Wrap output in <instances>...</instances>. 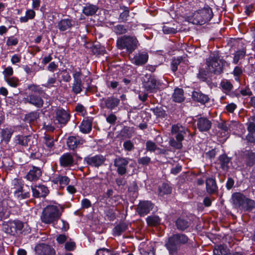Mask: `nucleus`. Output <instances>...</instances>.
Listing matches in <instances>:
<instances>
[{
    "label": "nucleus",
    "instance_id": "51",
    "mask_svg": "<svg viewBox=\"0 0 255 255\" xmlns=\"http://www.w3.org/2000/svg\"><path fill=\"white\" fill-rule=\"evenodd\" d=\"M221 85L222 88L227 92L231 91L233 88L232 84L230 83V82L228 81L222 82Z\"/></svg>",
    "mask_w": 255,
    "mask_h": 255
},
{
    "label": "nucleus",
    "instance_id": "13",
    "mask_svg": "<svg viewBox=\"0 0 255 255\" xmlns=\"http://www.w3.org/2000/svg\"><path fill=\"white\" fill-rule=\"evenodd\" d=\"M25 102L28 103L37 108L41 107L43 104L42 98L36 94H31L24 98Z\"/></svg>",
    "mask_w": 255,
    "mask_h": 255
},
{
    "label": "nucleus",
    "instance_id": "11",
    "mask_svg": "<svg viewBox=\"0 0 255 255\" xmlns=\"http://www.w3.org/2000/svg\"><path fill=\"white\" fill-rule=\"evenodd\" d=\"M148 54L145 51H141L136 53L131 59V62L137 66L145 64L148 61Z\"/></svg>",
    "mask_w": 255,
    "mask_h": 255
},
{
    "label": "nucleus",
    "instance_id": "47",
    "mask_svg": "<svg viewBox=\"0 0 255 255\" xmlns=\"http://www.w3.org/2000/svg\"><path fill=\"white\" fill-rule=\"evenodd\" d=\"M56 83V79L55 77H49L46 83L42 85V86L47 88H51L54 87V84Z\"/></svg>",
    "mask_w": 255,
    "mask_h": 255
},
{
    "label": "nucleus",
    "instance_id": "28",
    "mask_svg": "<svg viewBox=\"0 0 255 255\" xmlns=\"http://www.w3.org/2000/svg\"><path fill=\"white\" fill-rule=\"evenodd\" d=\"M145 87L150 92H154L157 87V81L154 78H150L145 85Z\"/></svg>",
    "mask_w": 255,
    "mask_h": 255
},
{
    "label": "nucleus",
    "instance_id": "21",
    "mask_svg": "<svg viewBox=\"0 0 255 255\" xmlns=\"http://www.w3.org/2000/svg\"><path fill=\"white\" fill-rule=\"evenodd\" d=\"M70 181L69 178L66 176L58 175L56 176L52 179V182L57 184L60 188H63L68 185Z\"/></svg>",
    "mask_w": 255,
    "mask_h": 255
},
{
    "label": "nucleus",
    "instance_id": "25",
    "mask_svg": "<svg viewBox=\"0 0 255 255\" xmlns=\"http://www.w3.org/2000/svg\"><path fill=\"white\" fill-rule=\"evenodd\" d=\"M172 98L175 102L181 103L184 100L183 91L180 88H176L172 95Z\"/></svg>",
    "mask_w": 255,
    "mask_h": 255
},
{
    "label": "nucleus",
    "instance_id": "63",
    "mask_svg": "<svg viewBox=\"0 0 255 255\" xmlns=\"http://www.w3.org/2000/svg\"><path fill=\"white\" fill-rule=\"evenodd\" d=\"M67 236L64 234H60L57 237L56 241L59 244H63L67 240Z\"/></svg>",
    "mask_w": 255,
    "mask_h": 255
},
{
    "label": "nucleus",
    "instance_id": "10",
    "mask_svg": "<svg viewBox=\"0 0 255 255\" xmlns=\"http://www.w3.org/2000/svg\"><path fill=\"white\" fill-rule=\"evenodd\" d=\"M31 190L33 196L35 198L45 197L49 193L48 188L44 185L31 186Z\"/></svg>",
    "mask_w": 255,
    "mask_h": 255
},
{
    "label": "nucleus",
    "instance_id": "34",
    "mask_svg": "<svg viewBox=\"0 0 255 255\" xmlns=\"http://www.w3.org/2000/svg\"><path fill=\"white\" fill-rule=\"evenodd\" d=\"M146 149L150 152H156L158 153L162 152L161 149L157 147L154 142L150 140L147 141L146 143Z\"/></svg>",
    "mask_w": 255,
    "mask_h": 255
},
{
    "label": "nucleus",
    "instance_id": "53",
    "mask_svg": "<svg viewBox=\"0 0 255 255\" xmlns=\"http://www.w3.org/2000/svg\"><path fill=\"white\" fill-rule=\"evenodd\" d=\"M7 84L13 87H16L18 84V80L14 78H8L5 79Z\"/></svg>",
    "mask_w": 255,
    "mask_h": 255
},
{
    "label": "nucleus",
    "instance_id": "4",
    "mask_svg": "<svg viewBox=\"0 0 255 255\" xmlns=\"http://www.w3.org/2000/svg\"><path fill=\"white\" fill-rule=\"evenodd\" d=\"M138 40L134 36H123L118 39L117 46L120 49H126L129 53L132 52L137 47Z\"/></svg>",
    "mask_w": 255,
    "mask_h": 255
},
{
    "label": "nucleus",
    "instance_id": "43",
    "mask_svg": "<svg viewBox=\"0 0 255 255\" xmlns=\"http://www.w3.org/2000/svg\"><path fill=\"white\" fill-rule=\"evenodd\" d=\"M220 161L222 168L227 169L230 159L225 155H222L220 156Z\"/></svg>",
    "mask_w": 255,
    "mask_h": 255
},
{
    "label": "nucleus",
    "instance_id": "38",
    "mask_svg": "<svg viewBox=\"0 0 255 255\" xmlns=\"http://www.w3.org/2000/svg\"><path fill=\"white\" fill-rule=\"evenodd\" d=\"M158 191L159 194L163 196L165 194H170L171 192V188L168 184L163 183L159 186Z\"/></svg>",
    "mask_w": 255,
    "mask_h": 255
},
{
    "label": "nucleus",
    "instance_id": "8",
    "mask_svg": "<svg viewBox=\"0 0 255 255\" xmlns=\"http://www.w3.org/2000/svg\"><path fill=\"white\" fill-rule=\"evenodd\" d=\"M5 226V232L13 236L20 232L23 228V224L19 221L10 222Z\"/></svg>",
    "mask_w": 255,
    "mask_h": 255
},
{
    "label": "nucleus",
    "instance_id": "54",
    "mask_svg": "<svg viewBox=\"0 0 255 255\" xmlns=\"http://www.w3.org/2000/svg\"><path fill=\"white\" fill-rule=\"evenodd\" d=\"M115 31L119 34H122L127 32L126 29L123 25H118L115 27Z\"/></svg>",
    "mask_w": 255,
    "mask_h": 255
},
{
    "label": "nucleus",
    "instance_id": "19",
    "mask_svg": "<svg viewBox=\"0 0 255 255\" xmlns=\"http://www.w3.org/2000/svg\"><path fill=\"white\" fill-rule=\"evenodd\" d=\"M87 163L93 166H99L104 162L103 157L101 155H95L92 157H88L85 159Z\"/></svg>",
    "mask_w": 255,
    "mask_h": 255
},
{
    "label": "nucleus",
    "instance_id": "14",
    "mask_svg": "<svg viewBox=\"0 0 255 255\" xmlns=\"http://www.w3.org/2000/svg\"><path fill=\"white\" fill-rule=\"evenodd\" d=\"M197 126L200 131H207L211 127V122L206 118H200L197 120Z\"/></svg>",
    "mask_w": 255,
    "mask_h": 255
},
{
    "label": "nucleus",
    "instance_id": "15",
    "mask_svg": "<svg viewBox=\"0 0 255 255\" xmlns=\"http://www.w3.org/2000/svg\"><path fill=\"white\" fill-rule=\"evenodd\" d=\"M84 142V140L79 136H72L68 138L67 144L70 149L74 150Z\"/></svg>",
    "mask_w": 255,
    "mask_h": 255
},
{
    "label": "nucleus",
    "instance_id": "41",
    "mask_svg": "<svg viewBox=\"0 0 255 255\" xmlns=\"http://www.w3.org/2000/svg\"><path fill=\"white\" fill-rule=\"evenodd\" d=\"M246 159L248 165H253L255 163V153L252 151H248L246 154Z\"/></svg>",
    "mask_w": 255,
    "mask_h": 255
},
{
    "label": "nucleus",
    "instance_id": "50",
    "mask_svg": "<svg viewBox=\"0 0 255 255\" xmlns=\"http://www.w3.org/2000/svg\"><path fill=\"white\" fill-rule=\"evenodd\" d=\"M26 118L30 122H34L38 119V114L37 112H33L27 115Z\"/></svg>",
    "mask_w": 255,
    "mask_h": 255
},
{
    "label": "nucleus",
    "instance_id": "40",
    "mask_svg": "<svg viewBox=\"0 0 255 255\" xmlns=\"http://www.w3.org/2000/svg\"><path fill=\"white\" fill-rule=\"evenodd\" d=\"M14 193L15 196L19 199H24L29 197V193L24 192L21 187H20L17 190H15Z\"/></svg>",
    "mask_w": 255,
    "mask_h": 255
},
{
    "label": "nucleus",
    "instance_id": "46",
    "mask_svg": "<svg viewBox=\"0 0 255 255\" xmlns=\"http://www.w3.org/2000/svg\"><path fill=\"white\" fill-rule=\"evenodd\" d=\"M82 73L80 69H74L73 71V82H82Z\"/></svg>",
    "mask_w": 255,
    "mask_h": 255
},
{
    "label": "nucleus",
    "instance_id": "32",
    "mask_svg": "<svg viewBox=\"0 0 255 255\" xmlns=\"http://www.w3.org/2000/svg\"><path fill=\"white\" fill-rule=\"evenodd\" d=\"M192 97L194 99L202 103L207 102L209 100V98L207 95L198 92H193Z\"/></svg>",
    "mask_w": 255,
    "mask_h": 255
},
{
    "label": "nucleus",
    "instance_id": "56",
    "mask_svg": "<svg viewBox=\"0 0 255 255\" xmlns=\"http://www.w3.org/2000/svg\"><path fill=\"white\" fill-rule=\"evenodd\" d=\"M225 253V252L224 250V247L222 246H219L216 247L214 250V254L215 255H221Z\"/></svg>",
    "mask_w": 255,
    "mask_h": 255
},
{
    "label": "nucleus",
    "instance_id": "5",
    "mask_svg": "<svg viewBox=\"0 0 255 255\" xmlns=\"http://www.w3.org/2000/svg\"><path fill=\"white\" fill-rule=\"evenodd\" d=\"M186 128L180 124L173 125L172 128V132L177 134L176 139H171L170 141V145L177 149H180L182 147L181 141L184 138L183 134L185 133Z\"/></svg>",
    "mask_w": 255,
    "mask_h": 255
},
{
    "label": "nucleus",
    "instance_id": "3",
    "mask_svg": "<svg viewBox=\"0 0 255 255\" xmlns=\"http://www.w3.org/2000/svg\"><path fill=\"white\" fill-rule=\"evenodd\" d=\"M188 237L183 234H175L169 238L165 244L170 255H175L179 245L187 243Z\"/></svg>",
    "mask_w": 255,
    "mask_h": 255
},
{
    "label": "nucleus",
    "instance_id": "60",
    "mask_svg": "<svg viewBox=\"0 0 255 255\" xmlns=\"http://www.w3.org/2000/svg\"><path fill=\"white\" fill-rule=\"evenodd\" d=\"M76 111L81 114L82 116H84L86 113L85 108L81 104H78L76 107Z\"/></svg>",
    "mask_w": 255,
    "mask_h": 255
},
{
    "label": "nucleus",
    "instance_id": "17",
    "mask_svg": "<svg viewBox=\"0 0 255 255\" xmlns=\"http://www.w3.org/2000/svg\"><path fill=\"white\" fill-rule=\"evenodd\" d=\"M59 161L61 166L64 167H70L73 164L74 159L71 154L66 153L60 157Z\"/></svg>",
    "mask_w": 255,
    "mask_h": 255
},
{
    "label": "nucleus",
    "instance_id": "42",
    "mask_svg": "<svg viewBox=\"0 0 255 255\" xmlns=\"http://www.w3.org/2000/svg\"><path fill=\"white\" fill-rule=\"evenodd\" d=\"M83 89V86L82 82H73L72 86V92L76 94H79L81 92Z\"/></svg>",
    "mask_w": 255,
    "mask_h": 255
},
{
    "label": "nucleus",
    "instance_id": "12",
    "mask_svg": "<svg viewBox=\"0 0 255 255\" xmlns=\"http://www.w3.org/2000/svg\"><path fill=\"white\" fill-rule=\"evenodd\" d=\"M35 251L38 255H53L55 251L50 246L46 244H39L35 248Z\"/></svg>",
    "mask_w": 255,
    "mask_h": 255
},
{
    "label": "nucleus",
    "instance_id": "36",
    "mask_svg": "<svg viewBox=\"0 0 255 255\" xmlns=\"http://www.w3.org/2000/svg\"><path fill=\"white\" fill-rule=\"evenodd\" d=\"M35 16V12L32 9H28L25 12V15L20 18L21 22H26L29 19H33Z\"/></svg>",
    "mask_w": 255,
    "mask_h": 255
},
{
    "label": "nucleus",
    "instance_id": "2",
    "mask_svg": "<svg viewBox=\"0 0 255 255\" xmlns=\"http://www.w3.org/2000/svg\"><path fill=\"white\" fill-rule=\"evenodd\" d=\"M213 16L211 8L208 6L195 11L189 18V21L194 24L202 25L210 20Z\"/></svg>",
    "mask_w": 255,
    "mask_h": 255
},
{
    "label": "nucleus",
    "instance_id": "23",
    "mask_svg": "<svg viewBox=\"0 0 255 255\" xmlns=\"http://www.w3.org/2000/svg\"><path fill=\"white\" fill-rule=\"evenodd\" d=\"M120 103V100L113 97H109L105 100L106 106L107 108L113 110Z\"/></svg>",
    "mask_w": 255,
    "mask_h": 255
},
{
    "label": "nucleus",
    "instance_id": "26",
    "mask_svg": "<svg viewBox=\"0 0 255 255\" xmlns=\"http://www.w3.org/2000/svg\"><path fill=\"white\" fill-rule=\"evenodd\" d=\"M217 187L216 183L212 178H209L206 180V189L207 191L209 193H213L217 190Z\"/></svg>",
    "mask_w": 255,
    "mask_h": 255
},
{
    "label": "nucleus",
    "instance_id": "48",
    "mask_svg": "<svg viewBox=\"0 0 255 255\" xmlns=\"http://www.w3.org/2000/svg\"><path fill=\"white\" fill-rule=\"evenodd\" d=\"M44 142L45 144L49 148H51L53 146L54 140L49 135H45L43 137Z\"/></svg>",
    "mask_w": 255,
    "mask_h": 255
},
{
    "label": "nucleus",
    "instance_id": "45",
    "mask_svg": "<svg viewBox=\"0 0 255 255\" xmlns=\"http://www.w3.org/2000/svg\"><path fill=\"white\" fill-rule=\"evenodd\" d=\"M162 31L165 34H175L177 32V28L171 27L167 25H163L162 27Z\"/></svg>",
    "mask_w": 255,
    "mask_h": 255
},
{
    "label": "nucleus",
    "instance_id": "22",
    "mask_svg": "<svg viewBox=\"0 0 255 255\" xmlns=\"http://www.w3.org/2000/svg\"><path fill=\"white\" fill-rule=\"evenodd\" d=\"M29 141V137L22 135H16L13 139V142L15 145L26 146Z\"/></svg>",
    "mask_w": 255,
    "mask_h": 255
},
{
    "label": "nucleus",
    "instance_id": "18",
    "mask_svg": "<svg viewBox=\"0 0 255 255\" xmlns=\"http://www.w3.org/2000/svg\"><path fill=\"white\" fill-rule=\"evenodd\" d=\"M246 197L240 193H235L232 195V199L234 206L241 209Z\"/></svg>",
    "mask_w": 255,
    "mask_h": 255
},
{
    "label": "nucleus",
    "instance_id": "64",
    "mask_svg": "<svg viewBox=\"0 0 255 255\" xmlns=\"http://www.w3.org/2000/svg\"><path fill=\"white\" fill-rule=\"evenodd\" d=\"M17 43H18L17 39L16 38H13V37L9 38L6 41V44L8 46L15 45L17 44Z\"/></svg>",
    "mask_w": 255,
    "mask_h": 255
},
{
    "label": "nucleus",
    "instance_id": "7",
    "mask_svg": "<svg viewBox=\"0 0 255 255\" xmlns=\"http://www.w3.org/2000/svg\"><path fill=\"white\" fill-rule=\"evenodd\" d=\"M129 159L124 157H117L114 160V165L117 168V172L120 175L125 174L127 172V166Z\"/></svg>",
    "mask_w": 255,
    "mask_h": 255
},
{
    "label": "nucleus",
    "instance_id": "1",
    "mask_svg": "<svg viewBox=\"0 0 255 255\" xmlns=\"http://www.w3.org/2000/svg\"><path fill=\"white\" fill-rule=\"evenodd\" d=\"M62 209L59 205H49L43 210L41 215V221L46 224H52L55 225L61 215Z\"/></svg>",
    "mask_w": 255,
    "mask_h": 255
},
{
    "label": "nucleus",
    "instance_id": "31",
    "mask_svg": "<svg viewBox=\"0 0 255 255\" xmlns=\"http://www.w3.org/2000/svg\"><path fill=\"white\" fill-rule=\"evenodd\" d=\"M98 7L94 5L87 4L83 8V12L86 15H92L97 11Z\"/></svg>",
    "mask_w": 255,
    "mask_h": 255
},
{
    "label": "nucleus",
    "instance_id": "9",
    "mask_svg": "<svg viewBox=\"0 0 255 255\" xmlns=\"http://www.w3.org/2000/svg\"><path fill=\"white\" fill-rule=\"evenodd\" d=\"M153 208V204L148 201H140L137 208V212L141 216H145L150 212Z\"/></svg>",
    "mask_w": 255,
    "mask_h": 255
},
{
    "label": "nucleus",
    "instance_id": "44",
    "mask_svg": "<svg viewBox=\"0 0 255 255\" xmlns=\"http://www.w3.org/2000/svg\"><path fill=\"white\" fill-rule=\"evenodd\" d=\"M246 54V51L244 50L238 51L234 57L233 62L235 64H237L240 59H243Z\"/></svg>",
    "mask_w": 255,
    "mask_h": 255
},
{
    "label": "nucleus",
    "instance_id": "29",
    "mask_svg": "<svg viewBox=\"0 0 255 255\" xmlns=\"http://www.w3.org/2000/svg\"><path fill=\"white\" fill-rule=\"evenodd\" d=\"M72 25V21L69 19H62L58 24V28L61 31H65L68 29Z\"/></svg>",
    "mask_w": 255,
    "mask_h": 255
},
{
    "label": "nucleus",
    "instance_id": "30",
    "mask_svg": "<svg viewBox=\"0 0 255 255\" xmlns=\"http://www.w3.org/2000/svg\"><path fill=\"white\" fill-rule=\"evenodd\" d=\"M255 207V202L246 197L241 209L246 211H251Z\"/></svg>",
    "mask_w": 255,
    "mask_h": 255
},
{
    "label": "nucleus",
    "instance_id": "20",
    "mask_svg": "<svg viewBox=\"0 0 255 255\" xmlns=\"http://www.w3.org/2000/svg\"><path fill=\"white\" fill-rule=\"evenodd\" d=\"M40 169L36 167H33L26 175V178L29 181L36 180L41 175Z\"/></svg>",
    "mask_w": 255,
    "mask_h": 255
},
{
    "label": "nucleus",
    "instance_id": "61",
    "mask_svg": "<svg viewBox=\"0 0 255 255\" xmlns=\"http://www.w3.org/2000/svg\"><path fill=\"white\" fill-rule=\"evenodd\" d=\"M150 161V158L147 156L143 157L140 158L138 162L139 164H141L142 165H147Z\"/></svg>",
    "mask_w": 255,
    "mask_h": 255
},
{
    "label": "nucleus",
    "instance_id": "37",
    "mask_svg": "<svg viewBox=\"0 0 255 255\" xmlns=\"http://www.w3.org/2000/svg\"><path fill=\"white\" fill-rule=\"evenodd\" d=\"M146 222L149 226H156L160 223V219L157 216H150L146 218Z\"/></svg>",
    "mask_w": 255,
    "mask_h": 255
},
{
    "label": "nucleus",
    "instance_id": "49",
    "mask_svg": "<svg viewBox=\"0 0 255 255\" xmlns=\"http://www.w3.org/2000/svg\"><path fill=\"white\" fill-rule=\"evenodd\" d=\"M28 89L31 91L32 92H34L37 94H41L43 93V90L41 88H40L39 86L36 85H30L28 86Z\"/></svg>",
    "mask_w": 255,
    "mask_h": 255
},
{
    "label": "nucleus",
    "instance_id": "62",
    "mask_svg": "<svg viewBox=\"0 0 255 255\" xmlns=\"http://www.w3.org/2000/svg\"><path fill=\"white\" fill-rule=\"evenodd\" d=\"M180 60L179 59H174L171 63V69L173 72L177 70V66L180 63Z\"/></svg>",
    "mask_w": 255,
    "mask_h": 255
},
{
    "label": "nucleus",
    "instance_id": "33",
    "mask_svg": "<svg viewBox=\"0 0 255 255\" xmlns=\"http://www.w3.org/2000/svg\"><path fill=\"white\" fill-rule=\"evenodd\" d=\"M13 129L11 128H6L1 130V136L2 139L6 142H8L13 132Z\"/></svg>",
    "mask_w": 255,
    "mask_h": 255
},
{
    "label": "nucleus",
    "instance_id": "27",
    "mask_svg": "<svg viewBox=\"0 0 255 255\" xmlns=\"http://www.w3.org/2000/svg\"><path fill=\"white\" fill-rule=\"evenodd\" d=\"M92 126V124L90 120H84L80 126V131L83 133H87L91 131Z\"/></svg>",
    "mask_w": 255,
    "mask_h": 255
},
{
    "label": "nucleus",
    "instance_id": "55",
    "mask_svg": "<svg viewBox=\"0 0 255 255\" xmlns=\"http://www.w3.org/2000/svg\"><path fill=\"white\" fill-rule=\"evenodd\" d=\"M96 255H112V254L109 250L103 248L97 251Z\"/></svg>",
    "mask_w": 255,
    "mask_h": 255
},
{
    "label": "nucleus",
    "instance_id": "57",
    "mask_svg": "<svg viewBox=\"0 0 255 255\" xmlns=\"http://www.w3.org/2000/svg\"><path fill=\"white\" fill-rule=\"evenodd\" d=\"M125 150L130 151L133 148V144L130 140L126 141L123 144Z\"/></svg>",
    "mask_w": 255,
    "mask_h": 255
},
{
    "label": "nucleus",
    "instance_id": "35",
    "mask_svg": "<svg viewBox=\"0 0 255 255\" xmlns=\"http://www.w3.org/2000/svg\"><path fill=\"white\" fill-rule=\"evenodd\" d=\"M176 225L178 229L184 230L189 226V223L182 218H179L176 222Z\"/></svg>",
    "mask_w": 255,
    "mask_h": 255
},
{
    "label": "nucleus",
    "instance_id": "16",
    "mask_svg": "<svg viewBox=\"0 0 255 255\" xmlns=\"http://www.w3.org/2000/svg\"><path fill=\"white\" fill-rule=\"evenodd\" d=\"M56 119L59 124L65 125L69 119V115L65 110L59 109L56 112Z\"/></svg>",
    "mask_w": 255,
    "mask_h": 255
},
{
    "label": "nucleus",
    "instance_id": "58",
    "mask_svg": "<svg viewBox=\"0 0 255 255\" xmlns=\"http://www.w3.org/2000/svg\"><path fill=\"white\" fill-rule=\"evenodd\" d=\"M60 226L58 227L55 226L56 228H59L63 231H66L69 228V225L66 222L61 220L59 222Z\"/></svg>",
    "mask_w": 255,
    "mask_h": 255
},
{
    "label": "nucleus",
    "instance_id": "24",
    "mask_svg": "<svg viewBox=\"0 0 255 255\" xmlns=\"http://www.w3.org/2000/svg\"><path fill=\"white\" fill-rule=\"evenodd\" d=\"M217 127L221 130L220 135L223 137V140H226L229 135V127L227 124L224 122H221L218 124Z\"/></svg>",
    "mask_w": 255,
    "mask_h": 255
},
{
    "label": "nucleus",
    "instance_id": "52",
    "mask_svg": "<svg viewBox=\"0 0 255 255\" xmlns=\"http://www.w3.org/2000/svg\"><path fill=\"white\" fill-rule=\"evenodd\" d=\"M13 69L11 67L8 66L5 68L3 71V74L4 76L5 79L11 76L13 74Z\"/></svg>",
    "mask_w": 255,
    "mask_h": 255
},
{
    "label": "nucleus",
    "instance_id": "39",
    "mask_svg": "<svg viewBox=\"0 0 255 255\" xmlns=\"http://www.w3.org/2000/svg\"><path fill=\"white\" fill-rule=\"evenodd\" d=\"M127 227V225L125 223L120 224L114 229V234L116 236H120L122 233L126 230Z\"/></svg>",
    "mask_w": 255,
    "mask_h": 255
},
{
    "label": "nucleus",
    "instance_id": "6",
    "mask_svg": "<svg viewBox=\"0 0 255 255\" xmlns=\"http://www.w3.org/2000/svg\"><path fill=\"white\" fill-rule=\"evenodd\" d=\"M208 72L220 74L222 71L223 62L217 55H211L206 61Z\"/></svg>",
    "mask_w": 255,
    "mask_h": 255
},
{
    "label": "nucleus",
    "instance_id": "59",
    "mask_svg": "<svg viewBox=\"0 0 255 255\" xmlns=\"http://www.w3.org/2000/svg\"><path fill=\"white\" fill-rule=\"evenodd\" d=\"M75 248V244L73 242H67L65 243V248L67 251H73Z\"/></svg>",
    "mask_w": 255,
    "mask_h": 255
}]
</instances>
